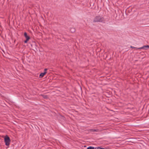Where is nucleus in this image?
<instances>
[{
  "label": "nucleus",
  "instance_id": "nucleus-9",
  "mask_svg": "<svg viewBox=\"0 0 149 149\" xmlns=\"http://www.w3.org/2000/svg\"><path fill=\"white\" fill-rule=\"evenodd\" d=\"M42 96L45 98L46 99V98H47V96L46 95H43Z\"/></svg>",
  "mask_w": 149,
  "mask_h": 149
},
{
  "label": "nucleus",
  "instance_id": "nucleus-3",
  "mask_svg": "<svg viewBox=\"0 0 149 149\" xmlns=\"http://www.w3.org/2000/svg\"><path fill=\"white\" fill-rule=\"evenodd\" d=\"M24 36L26 38V39H27V40H29L30 39V37L27 35V33L25 32L24 33Z\"/></svg>",
  "mask_w": 149,
  "mask_h": 149
},
{
  "label": "nucleus",
  "instance_id": "nucleus-7",
  "mask_svg": "<svg viewBox=\"0 0 149 149\" xmlns=\"http://www.w3.org/2000/svg\"><path fill=\"white\" fill-rule=\"evenodd\" d=\"M70 31L72 32H74L75 31V29L74 28H72L71 29Z\"/></svg>",
  "mask_w": 149,
  "mask_h": 149
},
{
  "label": "nucleus",
  "instance_id": "nucleus-1",
  "mask_svg": "<svg viewBox=\"0 0 149 149\" xmlns=\"http://www.w3.org/2000/svg\"><path fill=\"white\" fill-rule=\"evenodd\" d=\"M93 22H104L105 20L103 17L100 16H97L94 18Z\"/></svg>",
  "mask_w": 149,
  "mask_h": 149
},
{
  "label": "nucleus",
  "instance_id": "nucleus-6",
  "mask_svg": "<svg viewBox=\"0 0 149 149\" xmlns=\"http://www.w3.org/2000/svg\"><path fill=\"white\" fill-rule=\"evenodd\" d=\"M90 131L92 132H97L98 131V129H92L90 130Z\"/></svg>",
  "mask_w": 149,
  "mask_h": 149
},
{
  "label": "nucleus",
  "instance_id": "nucleus-13",
  "mask_svg": "<svg viewBox=\"0 0 149 149\" xmlns=\"http://www.w3.org/2000/svg\"><path fill=\"white\" fill-rule=\"evenodd\" d=\"M130 47L132 48H136V47H134L133 46H130Z\"/></svg>",
  "mask_w": 149,
  "mask_h": 149
},
{
  "label": "nucleus",
  "instance_id": "nucleus-10",
  "mask_svg": "<svg viewBox=\"0 0 149 149\" xmlns=\"http://www.w3.org/2000/svg\"><path fill=\"white\" fill-rule=\"evenodd\" d=\"M27 40V39H26V40L24 41V42L25 43H26L27 42H28V40Z\"/></svg>",
  "mask_w": 149,
  "mask_h": 149
},
{
  "label": "nucleus",
  "instance_id": "nucleus-15",
  "mask_svg": "<svg viewBox=\"0 0 149 149\" xmlns=\"http://www.w3.org/2000/svg\"><path fill=\"white\" fill-rule=\"evenodd\" d=\"M102 149H108L107 148H102Z\"/></svg>",
  "mask_w": 149,
  "mask_h": 149
},
{
  "label": "nucleus",
  "instance_id": "nucleus-2",
  "mask_svg": "<svg viewBox=\"0 0 149 149\" xmlns=\"http://www.w3.org/2000/svg\"><path fill=\"white\" fill-rule=\"evenodd\" d=\"M4 142L5 143V145L6 146H9L10 142V138L7 135H6L4 137Z\"/></svg>",
  "mask_w": 149,
  "mask_h": 149
},
{
  "label": "nucleus",
  "instance_id": "nucleus-12",
  "mask_svg": "<svg viewBox=\"0 0 149 149\" xmlns=\"http://www.w3.org/2000/svg\"><path fill=\"white\" fill-rule=\"evenodd\" d=\"M102 148H101V147H97V149H102Z\"/></svg>",
  "mask_w": 149,
  "mask_h": 149
},
{
  "label": "nucleus",
  "instance_id": "nucleus-5",
  "mask_svg": "<svg viewBox=\"0 0 149 149\" xmlns=\"http://www.w3.org/2000/svg\"><path fill=\"white\" fill-rule=\"evenodd\" d=\"M47 73V72H44L41 73L40 75V77L41 78Z\"/></svg>",
  "mask_w": 149,
  "mask_h": 149
},
{
  "label": "nucleus",
  "instance_id": "nucleus-11",
  "mask_svg": "<svg viewBox=\"0 0 149 149\" xmlns=\"http://www.w3.org/2000/svg\"><path fill=\"white\" fill-rule=\"evenodd\" d=\"M47 69L45 68L44 69L45 72H47Z\"/></svg>",
  "mask_w": 149,
  "mask_h": 149
},
{
  "label": "nucleus",
  "instance_id": "nucleus-14",
  "mask_svg": "<svg viewBox=\"0 0 149 149\" xmlns=\"http://www.w3.org/2000/svg\"><path fill=\"white\" fill-rule=\"evenodd\" d=\"M134 49H138V48H137V47H136V48H134Z\"/></svg>",
  "mask_w": 149,
  "mask_h": 149
},
{
  "label": "nucleus",
  "instance_id": "nucleus-4",
  "mask_svg": "<svg viewBox=\"0 0 149 149\" xmlns=\"http://www.w3.org/2000/svg\"><path fill=\"white\" fill-rule=\"evenodd\" d=\"M146 48H149V45H147L146 46H144L143 47H140L138 49H146Z\"/></svg>",
  "mask_w": 149,
  "mask_h": 149
},
{
  "label": "nucleus",
  "instance_id": "nucleus-8",
  "mask_svg": "<svg viewBox=\"0 0 149 149\" xmlns=\"http://www.w3.org/2000/svg\"><path fill=\"white\" fill-rule=\"evenodd\" d=\"M87 149H95L94 148L91 146H90L87 148Z\"/></svg>",
  "mask_w": 149,
  "mask_h": 149
}]
</instances>
